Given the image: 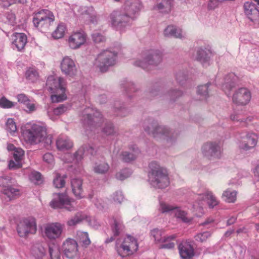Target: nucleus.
I'll return each instance as SVG.
<instances>
[{
    "instance_id": "obj_1",
    "label": "nucleus",
    "mask_w": 259,
    "mask_h": 259,
    "mask_svg": "<svg viewBox=\"0 0 259 259\" xmlns=\"http://www.w3.org/2000/svg\"><path fill=\"white\" fill-rule=\"evenodd\" d=\"M141 7L140 3L138 0H135L132 3L126 2L123 12L114 11L110 14V22L112 27L116 30L122 31L126 26L130 25Z\"/></svg>"
},
{
    "instance_id": "obj_2",
    "label": "nucleus",
    "mask_w": 259,
    "mask_h": 259,
    "mask_svg": "<svg viewBox=\"0 0 259 259\" xmlns=\"http://www.w3.org/2000/svg\"><path fill=\"white\" fill-rule=\"evenodd\" d=\"M47 135L46 128L37 124L27 123L21 127L22 139L29 145H36L42 142Z\"/></svg>"
},
{
    "instance_id": "obj_3",
    "label": "nucleus",
    "mask_w": 259,
    "mask_h": 259,
    "mask_svg": "<svg viewBox=\"0 0 259 259\" xmlns=\"http://www.w3.org/2000/svg\"><path fill=\"white\" fill-rule=\"evenodd\" d=\"M46 87L52 94L51 97L52 102H60L66 99L65 83L63 78L49 76L47 80Z\"/></svg>"
},
{
    "instance_id": "obj_4",
    "label": "nucleus",
    "mask_w": 259,
    "mask_h": 259,
    "mask_svg": "<svg viewBox=\"0 0 259 259\" xmlns=\"http://www.w3.org/2000/svg\"><path fill=\"white\" fill-rule=\"evenodd\" d=\"M150 179L152 185L158 188H164L169 184L168 172L166 168L161 167L156 161L149 163Z\"/></svg>"
},
{
    "instance_id": "obj_5",
    "label": "nucleus",
    "mask_w": 259,
    "mask_h": 259,
    "mask_svg": "<svg viewBox=\"0 0 259 259\" xmlns=\"http://www.w3.org/2000/svg\"><path fill=\"white\" fill-rule=\"evenodd\" d=\"M55 16L48 10H42L36 13L33 18L34 26L40 31L46 32L54 26Z\"/></svg>"
},
{
    "instance_id": "obj_6",
    "label": "nucleus",
    "mask_w": 259,
    "mask_h": 259,
    "mask_svg": "<svg viewBox=\"0 0 259 259\" xmlns=\"http://www.w3.org/2000/svg\"><path fill=\"white\" fill-rule=\"evenodd\" d=\"M138 248L137 240L131 236H127L123 240H117L115 245V249L118 254L122 257L133 254Z\"/></svg>"
},
{
    "instance_id": "obj_7",
    "label": "nucleus",
    "mask_w": 259,
    "mask_h": 259,
    "mask_svg": "<svg viewBox=\"0 0 259 259\" xmlns=\"http://www.w3.org/2000/svg\"><path fill=\"white\" fill-rule=\"evenodd\" d=\"M144 56L143 61L135 62V65L144 69L149 70L153 66L157 65L162 60L161 54L158 50L148 51L144 53Z\"/></svg>"
},
{
    "instance_id": "obj_8",
    "label": "nucleus",
    "mask_w": 259,
    "mask_h": 259,
    "mask_svg": "<svg viewBox=\"0 0 259 259\" xmlns=\"http://www.w3.org/2000/svg\"><path fill=\"white\" fill-rule=\"evenodd\" d=\"M17 230L21 237H26L29 234H35L37 231L36 220L33 217L22 219L18 224Z\"/></svg>"
},
{
    "instance_id": "obj_9",
    "label": "nucleus",
    "mask_w": 259,
    "mask_h": 259,
    "mask_svg": "<svg viewBox=\"0 0 259 259\" xmlns=\"http://www.w3.org/2000/svg\"><path fill=\"white\" fill-rule=\"evenodd\" d=\"M116 54L108 50L101 52L95 61V65L101 72H105L108 68L114 65L115 63Z\"/></svg>"
},
{
    "instance_id": "obj_10",
    "label": "nucleus",
    "mask_w": 259,
    "mask_h": 259,
    "mask_svg": "<svg viewBox=\"0 0 259 259\" xmlns=\"http://www.w3.org/2000/svg\"><path fill=\"white\" fill-rule=\"evenodd\" d=\"M83 118L84 123H87L91 130L100 126L103 118L100 112L92 108H88L84 111Z\"/></svg>"
},
{
    "instance_id": "obj_11",
    "label": "nucleus",
    "mask_w": 259,
    "mask_h": 259,
    "mask_svg": "<svg viewBox=\"0 0 259 259\" xmlns=\"http://www.w3.org/2000/svg\"><path fill=\"white\" fill-rule=\"evenodd\" d=\"M75 202L71 201L65 194H55L54 198L50 202V206L53 208H65L69 211L75 208Z\"/></svg>"
},
{
    "instance_id": "obj_12",
    "label": "nucleus",
    "mask_w": 259,
    "mask_h": 259,
    "mask_svg": "<svg viewBox=\"0 0 259 259\" xmlns=\"http://www.w3.org/2000/svg\"><path fill=\"white\" fill-rule=\"evenodd\" d=\"M87 35L81 31H75L69 35L66 39L68 47L71 50L80 48L87 41Z\"/></svg>"
},
{
    "instance_id": "obj_13",
    "label": "nucleus",
    "mask_w": 259,
    "mask_h": 259,
    "mask_svg": "<svg viewBox=\"0 0 259 259\" xmlns=\"http://www.w3.org/2000/svg\"><path fill=\"white\" fill-rule=\"evenodd\" d=\"M202 152L208 159L220 158L222 155L221 147L217 142H207L202 147Z\"/></svg>"
},
{
    "instance_id": "obj_14",
    "label": "nucleus",
    "mask_w": 259,
    "mask_h": 259,
    "mask_svg": "<svg viewBox=\"0 0 259 259\" xmlns=\"http://www.w3.org/2000/svg\"><path fill=\"white\" fill-rule=\"evenodd\" d=\"M60 69L63 73L71 77L75 76L78 72L74 61L68 56L64 57L62 60Z\"/></svg>"
},
{
    "instance_id": "obj_15",
    "label": "nucleus",
    "mask_w": 259,
    "mask_h": 259,
    "mask_svg": "<svg viewBox=\"0 0 259 259\" xmlns=\"http://www.w3.org/2000/svg\"><path fill=\"white\" fill-rule=\"evenodd\" d=\"M250 99V92L246 88L238 89L232 97L233 103L239 105H246L249 102Z\"/></svg>"
},
{
    "instance_id": "obj_16",
    "label": "nucleus",
    "mask_w": 259,
    "mask_h": 259,
    "mask_svg": "<svg viewBox=\"0 0 259 259\" xmlns=\"http://www.w3.org/2000/svg\"><path fill=\"white\" fill-rule=\"evenodd\" d=\"M62 249L65 255L68 258L72 259L78 255V244L74 239H67L63 244Z\"/></svg>"
},
{
    "instance_id": "obj_17",
    "label": "nucleus",
    "mask_w": 259,
    "mask_h": 259,
    "mask_svg": "<svg viewBox=\"0 0 259 259\" xmlns=\"http://www.w3.org/2000/svg\"><path fill=\"white\" fill-rule=\"evenodd\" d=\"M62 225L58 223L48 224L45 228L46 236L51 240L59 238L62 232Z\"/></svg>"
},
{
    "instance_id": "obj_18",
    "label": "nucleus",
    "mask_w": 259,
    "mask_h": 259,
    "mask_svg": "<svg viewBox=\"0 0 259 259\" xmlns=\"http://www.w3.org/2000/svg\"><path fill=\"white\" fill-rule=\"evenodd\" d=\"M145 130L149 135L153 137H167L170 134V132L165 127L157 126L155 123L150 124L145 128Z\"/></svg>"
},
{
    "instance_id": "obj_19",
    "label": "nucleus",
    "mask_w": 259,
    "mask_h": 259,
    "mask_svg": "<svg viewBox=\"0 0 259 259\" xmlns=\"http://www.w3.org/2000/svg\"><path fill=\"white\" fill-rule=\"evenodd\" d=\"M257 136L254 133H248L242 139L240 145L241 149L248 150L254 148L257 142Z\"/></svg>"
},
{
    "instance_id": "obj_20",
    "label": "nucleus",
    "mask_w": 259,
    "mask_h": 259,
    "mask_svg": "<svg viewBox=\"0 0 259 259\" xmlns=\"http://www.w3.org/2000/svg\"><path fill=\"white\" fill-rule=\"evenodd\" d=\"M178 248L180 256L184 259H190L194 255V248L187 241H182L179 244Z\"/></svg>"
},
{
    "instance_id": "obj_21",
    "label": "nucleus",
    "mask_w": 259,
    "mask_h": 259,
    "mask_svg": "<svg viewBox=\"0 0 259 259\" xmlns=\"http://www.w3.org/2000/svg\"><path fill=\"white\" fill-rule=\"evenodd\" d=\"M244 10L245 15L251 21L259 20V11L254 4L249 2L245 3Z\"/></svg>"
},
{
    "instance_id": "obj_22",
    "label": "nucleus",
    "mask_w": 259,
    "mask_h": 259,
    "mask_svg": "<svg viewBox=\"0 0 259 259\" xmlns=\"http://www.w3.org/2000/svg\"><path fill=\"white\" fill-rule=\"evenodd\" d=\"M12 44L17 49L20 51L23 50L27 42V38L24 33H15L11 36Z\"/></svg>"
},
{
    "instance_id": "obj_23",
    "label": "nucleus",
    "mask_w": 259,
    "mask_h": 259,
    "mask_svg": "<svg viewBox=\"0 0 259 259\" xmlns=\"http://www.w3.org/2000/svg\"><path fill=\"white\" fill-rule=\"evenodd\" d=\"M239 78L234 73H229L225 78V82L222 85V89L226 94L230 93V91L234 88Z\"/></svg>"
},
{
    "instance_id": "obj_24",
    "label": "nucleus",
    "mask_w": 259,
    "mask_h": 259,
    "mask_svg": "<svg viewBox=\"0 0 259 259\" xmlns=\"http://www.w3.org/2000/svg\"><path fill=\"white\" fill-rule=\"evenodd\" d=\"M56 143L57 149L62 151L70 149L73 146L72 141L67 136L63 135L58 137Z\"/></svg>"
},
{
    "instance_id": "obj_25",
    "label": "nucleus",
    "mask_w": 259,
    "mask_h": 259,
    "mask_svg": "<svg viewBox=\"0 0 259 259\" xmlns=\"http://www.w3.org/2000/svg\"><path fill=\"white\" fill-rule=\"evenodd\" d=\"M140 153L139 149L135 146L130 148V151H124L120 155L121 160L126 162H130L135 160Z\"/></svg>"
},
{
    "instance_id": "obj_26",
    "label": "nucleus",
    "mask_w": 259,
    "mask_h": 259,
    "mask_svg": "<svg viewBox=\"0 0 259 259\" xmlns=\"http://www.w3.org/2000/svg\"><path fill=\"white\" fill-rule=\"evenodd\" d=\"M71 186L74 195L78 198H81L83 194L82 180L80 179H72Z\"/></svg>"
},
{
    "instance_id": "obj_27",
    "label": "nucleus",
    "mask_w": 259,
    "mask_h": 259,
    "mask_svg": "<svg viewBox=\"0 0 259 259\" xmlns=\"http://www.w3.org/2000/svg\"><path fill=\"white\" fill-rule=\"evenodd\" d=\"M199 198L206 202L209 208H212L219 204V201L211 192L206 191L199 195Z\"/></svg>"
},
{
    "instance_id": "obj_28",
    "label": "nucleus",
    "mask_w": 259,
    "mask_h": 259,
    "mask_svg": "<svg viewBox=\"0 0 259 259\" xmlns=\"http://www.w3.org/2000/svg\"><path fill=\"white\" fill-rule=\"evenodd\" d=\"M151 235L153 237L156 242H166L169 240H174L177 236L175 234L167 237H162V232L157 229H154L151 232Z\"/></svg>"
},
{
    "instance_id": "obj_29",
    "label": "nucleus",
    "mask_w": 259,
    "mask_h": 259,
    "mask_svg": "<svg viewBox=\"0 0 259 259\" xmlns=\"http://www.w3.org/2000/svg\"><path fill=\"white\" fill-rule=\"evenodd\" d=\"M211 52L209 49L206 48H199L196 52L195 58L202 63L207 61L210 58Z\"/></svg>"
},
{
    "instance_id": "obj_30",
    "label": "nucleus",
    "mask_w": 259,
    "mask_h": 259,
    "mask_svg": "<svg viewBox=\"0 0 259 259\" xmlns=\"http://www.w3.org/2000/svg\"><path fill=\"white\" fill-rule=\"evenodd\" d=\"M87 219V215L82 212H77L67 222L69 227H74Z\"/></svg>"
},
{
    "instance_id": "obj_31",
    "label": "nucleus",
    "mask_w": 259,
    "mask_h": 259,
    "mask_svg": "<svg viewBox=\"0 0 259 259\" xmlns=\"http://www.w3.org/2000/svg\"><path fill=\"white\" fill-rule=\"evenodd\" d=\"M113 223L111 225V229L114 236H117L124 228L122 221L119 218H113Z\"/></svg>"
},
{
    "instance_id": "obj_32",
    "label": "nucleus",
    "mask_w": 259,
    "mask_h": 259,
    "mask_svg": "<svg viewBox=\"0 0 259 259\" xmlns=\"http://www.w3.org/2000/svg\"><path fill=\"white\" fill-rule=\"evenodd\" d=\"M172 2L173 0H161V2L155 7V9L161 13H168L171 10Z\"/></svg>"
},
{
    "instance_id": "obj_33",
    "label": "nucleus",
    "mask_w": 259,
    "mask_h": 259,
    "mask_svg": "<svg viewBox=\"0 0 259 259\" xmlns=\"http://www.w3.org/2000/svg\"><path fill=\"white\" fill-rule=\"evenodd\" d=\"M164 34L166 36H173L176 38H181L182 31L178 29L173 25L168 26L164 30Z\"/></svg>"
},
{
    "instance_id": "obj_34",
    "label": "nucleus",
    "mask_w": 259,
    "mask_h": 259,
    "mask_svg": "<svg viewBox=\"0 0 259 259\" xmlns=\"http://www.w3.org/2000/svg\"><path fill=\"white\" fill-rule=\"evenodd\" d=\"M3 193L10 199L15 198L21 195L19 189L12 186L5 187L3 190Z\"/></svg>"
},
{
    "instance_id": "obj_35",
    "label": "nucleus",
    "mask_w": 259,
    "mask_h": 259,
    "mask_svg": "<svg viewBox=\"0 0 259 259\" xmlns=\"http://www.w3.org/2000/svg\"><path fill=\"white\" fill-rule=\"evenodd\" d=\"M222 197L226 202L234 203L237 199V192L228 189L224 192Z\"/></svg>"
},
{
    "instance_id": "obj_36",
    "label": "nucleus",
    "mask_w": 259,
    "mask_h": 259,
    "mask_svg": "<svg viewBox=\"0 0 259 259\" xmlns=\"http://www.w3.org/2000/svg\"><path fill=\"white\" fill-rule=\"evenodd\" d=\"M65 30V25L63 23H60L53 32L52 34V37L55 39L61 38L64 36Z\"/></svg>"
},
{
    "instance_id": "obj_37",
    "label": "nucleus",
    "mask_w": 259,
    "mask_h": 259,
    "mask_svg": "<svg viewBox=\"0 0 259 259\" xmlns=\"http://www.w3.org/2000/svg\"><path fill=\"white\" fill-rule=\"evenodd\" d=\"M109 164L105 162L97 163L94 166L95 172L99 174H104L107 172L109 169Z\"/></svg>"
},
{
    "instance_id": "obj_38",
    "label": "nucleus",
    "mask_w": 259,
    "mask_h": 259,
    "mask_svg": "<svg viewBox=\"0 0 259 259\" xmlns=\"http://www.w3.org/2000/svg\"><path fill=\"white\" fill-rule=\"evenodd\" d=\"M77 235L79 239V241L82 246L87 247L91 243L87 232H79L77 233Z\"/></svg>"
},
{
    "instance_id": "obj_39",
    "label": "nucleus",
    "mask_w": 259,
    "mask_h": 259,
    "mask_svg": "<svg viewBox=\"0 0 259 259\" xmlns=\"http://www.w3.org/2000/svg\"><path fill=\"white\" fill-rule=\"evenodd\" d=\"M49 252L51 259H60V252L59 247L52 244L49 246Z\"/></svg>"
},
{
    "instance_id": "obj_40",
    "label": "nucleus",
    "mask_w": 259,
    "mask_h": 259,
    "mask_svg": "<svg viewBox=\"0 0 259 259\" xmlns=\"http://www.w3.org/2000/svg\"><path fill=\"white\" fill-rule=\"evenodd\" d=\"M25 76L27 79L34 81L38 79L39 74L34 68H29L26 71Z\"/></svg>"
},
{
    "instance_id": "obj_41",
    "label": "nucleus",
    "mask_w": 259,
    "mask_h": 259,
    "mask_svg": "<svg viewBox=\"0 0 259 259\" xmlns=\"http://www.w3.org/2000/svg\"><path fill=\"white\" fill-rule=\"evenodd\" d=\"M175 216L179 219H180L183 222L188 223L191 221V219L187 217V213L179 208L176 207L175 209Z\"/></svg>"
},
{
    "instance_id": "obj_42",
    "label": "nucleus",
    "mask_w": 259,
    "mask_h": 259,
    "mask_svg": "<svg viewBox=\"0 0 259 259\" xmlns=\"http://www.w3.org/2000/svg\"><path fill=\"white\" fill-rule=\"evenodd\" d=\"M66 178L65 176H61L60 174H56V177L54 179L53 183L55 187L61 188L65 186V179Z\"/></svg>"
},
{
    "instance_id": "obj_43",
    "label": "nucleus",
    "mask_w": 259,
    "mask_h": 259,
    "mask_svg": "<svg viewBox=\"0 0 259 259\" xmlns=\"http://www.w3.org/2000/svg\"><path fill=\"white\" fill-rule=\"evenodd\" d=\"M132 174V171L128 168H124L116 173L115 177L117 179L124 180L128 178Z\"/></svg>"
},
{
    "instance_id": "obj_44",
    "label": "nucleus",
    "mask_w": 259,
    "mask_h": 259,
    "mask_svg": "<svg viewBox=\"0 0 259 259\" xmlns=\"http://www.w3.org/2000/svg\"><path fill=\"white\" fill-rule=\"evenodd\" d=\"M15 103L7 99L5 97L0 98V108L4 109L11 108L15 106Z\"/></svg>"
},
{
    "instance_id": "obj_45",
    "label": "nucleus",
    "mask_w": 259,
    "mask_h": 259,
    "mask_svg": "<svg viewBox=\"0 0 259 259\" xmlns=\"http://www.w3.org/2000/svg\"><path fill=\"white\" fill-rule=\"evenodd\" d=\"M89 153L91 154H93V149L92 147H90L89 149L85 150L84 148L82 147L79 148L75 153V158L77 160H80L83 158V156L84 153Z\"/></svg>"
},
{
    "instance_id": "obj_46",
    "label": "nucleus",
    "mask_w": 259,
    "mask_h": 259,
    "mask_svg": "<svg viewBox=\"0 0 259 259\" xmlns=\"http://www.w3.org/2000/svg\"><path fill=\"white\" fill-rule=\"evenodd\" d=\"M6 128L10 133H14L17 131V126L14 119L10 118L7 119Z\"/></svg>"
},
{
    "instance_id": "obj_47",
    "label": "nucleus",
    "mask_w": 259,
    "mask_h": 259,
    "mask_svg": "<svg viewBox=\"0 0 259 259\" xmlns=\"http://www.w3.org/2000/svg\"><path fill=\"white\" fill-rule=\"evenodd\" d=\"M208 84L201 85L198 87L197 93L198 95L202 97L201 100L206 99L208 96Z\"/></svg>"
},
{
    "instance_id": "obj_48",
    "label": "nucleus",
    "mask_w": 259,
    "mask_h": 259,
    "mask_svg": "<svg viewBox=\"0 0 259 259\" xmlns=\"http://www.w3.org/2000/svg\"><path fill=\"white\" fill-rule=\"evenodd\" d=\"M176 208V207L171 206L164 202L160 203L159 211L162 213L168 212Z\"/></svg>"
},
{
    "instance_id": "obj_49",
    "label": "nucleus",
    "mask_w": 259,
    "mask_h": 259,
    "mask_svg": "<svg viewBox=\"0 0 259 259\" xmlns=\"http://www.w3.org/2000/svg\"><path fill=\"white\" fill-rule=\"evenodd\" d=\"M24 155V151L22 149L16 148L14 152L13 157L15 161H18L21 162Z\"/></svg>"
},
{
    "instance_id": "obj_50",
    "label": "nucleus",
    "mask_w": 259,
    "mask_h": 259,
    "mask_svg": "<svg viewBox=\"0 0 259 259\" xmlns=\"http://www.w3.org/2000/svg\"><path fill=\"white\" fill-rule=\"evenodd\" d=\"M210 236V233L209 232L206 231L197 234L195 236V239L196 241L203 242L206 241Z\"/></svg>"
},
{
    "instance_id": "obj_51",
    "label": "nucleus",
    "mask_w": 259,
    "mask_h": 259,
    "mask_svg": "<svg viewBox=\"0 0 259 259\" xmlns=\"http://www.w3.org/2000/svg\"><path fill=\"white\" fill-rule=\"evenodd\" d=\"M68 110V106L64 104L59 105L53 110V113L56 115H60Z\"/></svg>"
},
{
    "instance_id": "obj_52",
    "label": "nucleus",
    "mask_w": 259,
    "mask_h": 259,
    "mask_svg": "<svg viewBox=\"0 0 259 259\" xmlns=\"http://www.w3.org/2000/svg\"><path fill=\"white\" fill-rule=\"evenodd\" d=\"M92 39L95 43H100L105 40V37L98 32H95L92 34Z\"/></svg>"
},
{
    "instance_id": "obj_53",
    "label": "nucleus",
    "mask_w": 259,
    "mask_h": 259,
    "mask_svg": "<svg viewBox=\"0 0 259 259\" xmlns=\"http://www.w3.org/2000/svg\"><path fill=\"white\" fill-rule=\"evenodd\" d=\"M113 199L114 202L121 203L123 200L124 197L121 191H117L113 194Z\"/></svg>"
},
{
    "instance_id": "obj_54",
    "label": "nucleus",
    "mask_w": 259,
    "mask_h": 259,
    "mask_svg": "<svg viewBox=\"0 0 259 259\" xmlns=\"http://www.w3.org/2000/svg\"><path fill=\"white\" fill-rule=\"evenodd\" d=\"M2 5L4 7H8L16 3H22L24 0H1Z\"/></svg>"
},
{
    "instance_id": "obj_55",
    "label": "nucleus",
    "mask_w": 259,
    "mask_h": 259,
    "mask_svg": "<svg viewBox=\"0 0 259 259\" xmlns=\"http://www.w3.org/2000/svg\"><path fill=\"white\" fill-rule=\"evenodd\" d=\"M41 175L37 171H32L29 175V179L32 182H38L41 180Z\"/></svg>"
},
{
    "instance_id": "obj_56",
    "label": "nucleus",
    "mask_w": 259,
    "mask_h": 259,
    "mask_svg": "<svg viewBox=\"0 0 259 259\" xmlns=\"http://www.w3.org/2000/svg\"><path fill=\"white\" fill-rule=\"evenodd\" d=\"M103 132L107 135H112L114 133V129L112 123H108L106 124L104 127Z\"/></svg>"
},
{
    "instance_id": "obj_57",
    "label": "nucleus",
    "mask_w": 259,
    "mask_h": 259,
    "mask_svg": "<svg viewBox=\"0 0 259 259\" xmlns=\"http://www.w3.org/2000/svg\"><path fill=\"white\" fill-rule=\"evenodd\" d=\"M6 18L7 22L11 25H14L15 24L16 17L14 13L9 12L6 14Z\"/></svg>"
},
{
    "instance_id": "obj_58",
    "label": "nucleus",
    "mask_w": 259,
    "mask_h": 259,
    "mask_svg": "<svg viewBox=\"0 0 259 259\" xmlns=\"http://www.w3.org/2000/svg\"><path fill=\"white\" fill-rule=\"evenodd\" d=\"M223 2V0H210L208 4L209 9L213 10L219 6L220 3Z\"/></svg>"
},
{
    "instance_id": "obj_59",
    "label": "nucleus",
    "mask_w": 259,
    "mask_h": 259,
    "mask_svg": "<svg viewBox=\"0 0 259 259\" xmlns=\"http://www.w3.org/2000/svg\"><path fill=\"white\" fill-rule=\"evenodd\" d=\"M43 160L49 164H53L54 161L53 155L50 153H47L43 156Z\"/></svg>"
},
{
    "instance_id": "obj_60",
    "label": "nucleus",
    "mask_w": 259,
    "mask_h": 259,
    "mask_svg": "<svg viewBox=\"0 0 259 259\" xmlns=\"http://www.w3.org/2000/svg\"><path fill=\"white\" fill-rule=\"evenodd\" d=\"M9 167L11 169L19 168L22 167V163L20 161L11 160L9 162Z\"/></svg>"
},
{
    "instance_id": "obj_61",
    "label": "nucleus",
    "mask_w": 259,
    "mask_h": 259,
    "mask_svg": "<svg viewBox=\"0 0 259 259\" xmlns=\"http://www.w3.org/2000/svg\"><path fill=\"white\" fill-rule=\"evenodd\" d=\"M17 99L19 102H21L25 104L26 103H28L29 100L28 98L23 94H19L17 96Z\"/></svg>"
},
{
    "instance_id": "obj_62",
    "label": "nucleus",
    "mask_w": 259,
    "mask_h": 259,
    "mask_svg": "<svg viewBox=\"0 0 259 259\" xmlns=\"http://www.w3.org/2000/svg\"><path fill=\"white\" fill-rule=\"evenodd\" d=\"M25 105L29 112H33L35 110V104L34 103H30V100H29L28 103H26Z\"/></svg>"
},
{
    "instance_id": "obj_63",
    "label": "nucleus",
    "mask_w": 259,
    "mask_h": 259,
    "mask_svg": "<svg viewBox=\"0 0 259 259\" xmlns=\"http://www.w3.org/2000/svg\"><path fill=\"white\" fill-rule=\"evenodd\" d=\"M230 118L233 121H237L240 122H246V120H244V119L240 118L239 115H231Z\"/></svg>"
},
{
    "instance_id": "obj_64",
    "label": "nucleus",
    "mask_w": 259,
    "mask_h": 259,
    "mask_svg": "<svg viewBox=\"0 0 259 259\" xmlns=\"http://www.w3.org/2000/svg\"><path fill=\"white\" fill-rule=\"evenodd\" d=\"M175 246V243L174 242H169L168 243H164L161 246V248H165L170 249L174 248Z\"/></svg>"
}]
</instances>
